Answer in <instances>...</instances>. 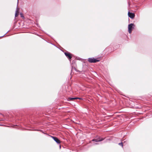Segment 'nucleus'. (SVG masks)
<instances>
[{
    "label": "nucleus",
    "mask_w": 152,
    "mask_h": 152,
    "mask_svg": "<svg viewBox=\"0 0 152 152\" xmlns=\"http://www.w3.org/2000/svg\"><path fill=\"white\" fill-rule=\"evenodd\" d=\"M99 60L98 59H96L94 58H89L88 59V61L91 63H96L97 62L99 61Z\"/></svg>",
    "instance_id": "obj_1"
},
{
    "label": "nucleus",
    "mask_w": 152,
    "mask_h": 152,
    "mask_svg": "<svg viewBox=\"0 0 152 152\" xmlns=\"http://www.w3.org/2000/svg\"><path fill=\"white\" fill-rule=\"evenodd\" d=\"M134 25L133 23H131L128 25V30L129 33H131L132 30V28H133V26Z\"/></svg>",
    "instance_id": "obj_2"
},
{
    "label": "nucleus",
    "mask_w": 152,
    "mask_h": 152,
    "mask_svg": "<svg viewBox=\"0 0 152 152\" xmlns=\"http://www.w3.org/2000/svg\"><path fill=\"white\" fill-rule=\"evenodd\" d=\"M64 54L70 61H71V59L72 58V54L68 52L64 53Z\"/></svg>",
    "instance_id": "obj_3"
},
{
    "label": "nucleus",
    "mask_w": 152,
    "mask_h": 152,
    "mask_svg": "<svg viewBox=\"0 0 152 152\" xmlns=\"http://www.w3.org/2000/svg\"><path fill=\"white\" fill-rule=\"evenodd\" d=\"M103 140H104L103 138H102L99 137L97 138L96 139H94L92 140V141H95L96 142H98L101 141Z\"/></svg>",
    "instance_id": "obj_4"
},
{
    "label": "nucleus",
    "mask_w": 152,
    "mask_h": 152,
    "mask_svg": "<svg viewBox=\"0 0 152 152\" xmlns=\"http://www.w3.org/2000/svg\"><path fill=\"white\" fill-rule=\"evenodd\" d=\"M128 15L129 17L132 19H133L135 17L134 13L129 12L128 13Z\"/></svg>",
    "instance_id": "obj_5"
},
{
    "label": "nucleus",
    "mask_w": 152,
    "mask_h": 152,
    "mask_svg": "<svg viewBox=\"0 0 152 152\" xmlns=\"http://www.w3.org/2000/svg\"><path fill=\"white\" fill-rule=\"evenodd\" d=\"M51 137L56 142H60V140L57 137L52 136H51Z\"/></svg>",
    "instance_id": "obj_6"
},
{
    "label": "nucleus",
    "mask_w": 152,
    "mask_h": 152,
    "mask_svg": "<svg viewBox=\"0 0 152 152\" xmlns=\"http://www.w3.org/2000/svg\"><path fill=\"white\" fill-rule=\"evenodd\" d=\"M81 99V98H79L77 97H76V98H72V97H69V99L71 100H73L76 99Z\"/></svg>",
    "instance_id": "obj_7"
},
{
    "label": "nucleus",
    "mask_w": 152,
    "mask_h": 152,
    "mask_svg": "<svg viewBox=\"0 0 152 152\" xmlns=\"http://www.w3.org/2000/svg\"><path fill=\"white\" fill-rule=\"evenodd\" d=\"M124 143H118V145L120 146H121L122 148H123V145H124Z\"/></svg>",
    "instance_id": "obj_8"
},
{
    "label": "nucleus",
    "mask_w": 152,
    "mask_h": 152,
    "mask_svg": "<svg viewBox=\"0 0 152 152\" xmlns=\"http://www.w3.org/2000/svg\"><path fill=\"white\" fill-rule=\"evenodd\" d=\"M58 145L59 146L60 149L61 148V143H57Z\"/></svg>",
    "instance_id": "obj_9"
},
{
    "label": "nucleus",
    "mask_w": 152,
    "mask_h": 152,
    "mask_svg": "<svg viewBox=\"0 0 152 152\" xmlns=\"http://www.w3.org/2000/svg\"><path fill=\"white\" fill-rule=\"evenodd\" d=\"M89 143H87V144H86V146H88L89 145H88V144H89Z\"/></svg>",
    "instance_id": "obj_10"
},
{
    "label": "nucleus",
    "mask_w": 152,
    "mask_h": 152,
    "mask_svg": "<svg viewBox=\"0 0 152 152\" xmlns=\"http://www.w3.org/2000/svg\"><path fill=\"white\" fill-rule=\"evenodd\" d=\"M18 14L17 13H16L15 14V16L16 17L17 16H18Z\"/></svg>",
    "instance_id": "obj_11"
},
{
    "label": "nucleus",
    "mask_w": 152,
    "mask_h": 152,
    "mask_svg": "<svg viewBox=\"0 0 152 152\" xmlns=\"http://www.w3.org/2000/svg\"><path fill=\"white\" fill-rule=\"evenodd\" d=\"M94 145H97L99 144V143H94Z\"/></svg>",
    "instance_id": "obj_12"
},
{
    "label": "nucleus",
    "mask_w": 152,
    "mask_h": 152,
    "mask_svg": "<svg viewBox=\"0 0 152 152\" xmlns=\"http://www.w3.org/2000/svg\"><path fill=\"white\" fill-rule=\"evenodd\" d=\"M21 17H23V16L21 14Z\"/></svg>",
    "instance_id": "obj_13"
},
{
    "label": "nucleus",
    "mask_w": 152,
    "mask_h": 152,
    "mask_svg": "<svg viewBox=\"0 0 152 152\" xmlns=\"http://www.w3.org/2000/svg\"><path fill=\"white\" fill-rule=\"evenodd\" d=\"M123 142L125 143V141L124 142Z\"/></svg>",
    "instance_id": "obj_14"
}]
</instances>
